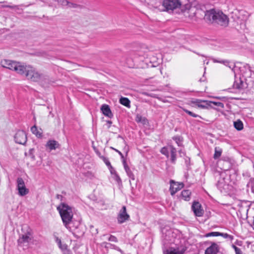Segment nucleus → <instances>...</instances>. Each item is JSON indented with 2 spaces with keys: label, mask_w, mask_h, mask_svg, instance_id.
<instances>
[{
  "label": "nucleus",
  "mask_w": 254,
  "mask_h": 254,
  "mask_svg": "<svg viewBox=\"0 0 254 254\" xmlns=\"http://www.w3.org/2000/svg\"><path fill=\"white\" fill-rule=\"evenodd\" d=\"M23 72L20 75L25 76L28 80L33 82H39L43 86H47L51 83L49 77L30 65H23Z\"/></svg>",
  "instance_id": "nucleus-1"
},
{
  "label": "nucleus",
  "mask_w": 254,
  "mask_h": 254,
  "mask_svg": "<svg viewBox=\"0 0 254 254\" xmlns=\"http://www.w3.org/2000/svg\"><path fill=\"white\" fill-rule=\"evenodd\" d=\"M204 19L205 21L215 23L221 26H227L229 24V18L220 10L211 9L206 11Z\"/></svg>",
  "instance_id": "nucleus-2"
},
{
  "label": "nucleus",
  "mask_w": 254,
  "mask_h": 254,
  "mask_svg": "<svg viewBox=\"0 0 254 254\" xmlns=\"http://www.w3.org/2000/svg\"><path fill=\"white\" fill-rule=\"evenodd\" d=\"M57 209L59 212L64 226L68 229H70L69 225L73 215L72 207L64 202H62Z\"/></svg>",
  "instance_id": "nucleus-3"
},
{
  "label": "nucleus",
  "mask_w": 254,
  "mask_h": 254,
  "mask_svg": "<svg viewBox=\"0 0 254 254\" xmlns=\"http://www.w3.org/2000/svg\"><path fill=\"white\" fill-rule=\"evenodd\" d=\"M1 65L4 68L15 71L17 73L20 74L23 72V65L20 63L7 60H3L0 62Z\"/></svg>",
  "instance_id": "nucleus-4"
},
{
  "label": "nucleus",
  "mask_w": 254,
  "mask_h": 254,
  "mask_svg": "<svg viewBox=\"0 0 254 254\" xmlns=\"http://www.w3.org/2000/svg\"><path fill=\"white\" fill-rule=\"evenodd\" d=\"M22 231L24 234H22L17 240L18 245L28 243L32 239V230L29 227L26 226L22 228Z\"/></svg>",
  "instance_id": "nucleus-5"
},
{
  "label": "nucleus",
  "mask_w": 254,
  "mask_h": 254,
  "mask_svg": "<svg viewBox=\"0 0 254 254\" xmlns=\"http://www.w3.org/2000/svg\"><path fill=\"white\" fill-rule=\"evenodd\" d=\"M16 184V189L19 196H24L29 193V190L26 188L25 182L22 178L19 177L17 179Z\"/></svg>",
  "instance_id": "nucleus-6"
},
{
  "label": "nucleus",
  "mask_w": 254,
  "mask_h": 254,
  "mask_svg": "<svg viewBox=\"0 0 254 254\" xmlns=\"http://www.w3.org/2000/svg\"><path fill=\"white\" fill-rule=\"evenodd\" d=\"M182 0H164L163 5L167 10H173L182 5Z\"/></svg>",
  "instance_id": "nucleus-7"
},
{
  "label": "nucleus",
  "mask_w": 254,
  "mask_h": 254,
  "mask_svg": "<svg viewBox=\"0 0 254 254\" xmlns=\"http://www.w3.org/2000/svg\"><path fill=\"white\" fill-rule=\"evenodd\" d=\"M130 216L127 212V208L125 206H123L120 210L118 216L117 220L119 224H122L129 219Z\"/></svg>",
  "instance_id": "nucleus-8"
},
{
  "label": "nucleus",
  "mask_w": 254,
  "mask_h": 254,
  "mask_svg": "<svg viewBox=\"0 0 254 254\" xmlns=\"http://www.w3.org/2000/svg\"><path fill=\"white\" fill-rule=\"evenodd\" d=\"M14 139L17 143L24 144L27 141V135L23 130H18L14 136Z\"/></svg>",
  "instance_id": "nucleus-9"
},
{
  "label": "nucleus",
  "mask_w": 254,
  "mask_h": 254,
  "mask_svg": "<svg viewBox=\"0 0 254 254\" xmlns=\"http://www.w3.org/2000/svg\"><path fill=\"white\" fill-rule=\"evenodd\" d=\"M191 209L196 216L201 217L203 216L204 211L202 208L201 205L198 201H193L191 206Z\"/></svg>",
  "instance_id": "nucleus-10"
},
{
  "label": "nucleus",
  "mask_w": 254,
  "mask_h": 254,
  "mask_svg": "<svg viewBox=\"0 0 254 254\" xmlns=\"http://www.w3.org/2000/svg\"><path fill=\"white\" fill-rule=\"evenodd\" d=\"M191 103L192 104H195L198 107L202 109H209L213 108L212 106H211V102L210 101L194 99L191 101Z\"/></svg>",
  "instance_id": "nucleus-11"
},
{
  "label": "nucleus",
  "mask_w": 254,
  "mask_h": 254,
  "mask_svg": "<svg viewBox=\"0 0 254 254\" xmlns=\"http://www.w3.org/2000/svg\"><path fill=\"white\" fill-rule=\"evenodd\" d=\"M170 185V192L172 195H174L178 191L181 190L183 187V183H175L174 181L171 180Z\"/></svg>",
  "instance_id": "nucleus-12"
},
{
  "label": "nucleus",
  "mask_w": 254,
  "mask_h": 254,
  "mask_svg": "<svg viewBox=\"0 0 254 254\" xmlns=\"http://www.w3.org/2000/svg\"><path fill=\"white\" fill-rule=\"evenodd\" d=\"M241 72L243 76L245 78H251L254 73L252 72V70L249 64H246L244 65L243 67L241 69Z\"/></svg>",
  "instance_id": "nucleus-13"
},
{
  "label": "nucleus",
  "mask_w": 254,
  "mask_h": 254,
  "mask_svg": "<svg viewBox=\"0 0 254 254\" xmlns=\"http://www.w3.org/2000/svg\"><path fill=\"white\" fill-rule=\"evenodd\" d=\"M209 243L211 245L205 250V254H217L219 250V246L214 242Z\"/></svg>",
  "instance_id": "nucleus-14"
},
{
  "label": "nucleus",
  "mask_w": 254,
  "mask_h": 254,
  "mask_svg": "<svg viewBox=\"0 0 254 254\" xmlns=\"http://www.w3.org/2000/svg\"><path fill=\"white\" fill-rule=\"evenodd\" d=\"M184 253L183 251L180 250L179 248L173 247H169L168 249L163 250V254H184Z\"/></svg>",
  "instance_id": "nucleus-15"
},
{
  "label": "nucleus",
  "mask_w": 254,
  "mask_h": 254,
  "mask_svg": "<svg viewBox=\"0 0 254 254\" xmlns=\"http://www.w3.org/2000/svg\"><path fill=\"white\" fill-rule=\"evenodd\" d=\"M60 146V145L58 141L52 139L48 140L46 144V147L48 148L50 151L59 148Z\"/></svg>",
  "instance_id": "nucleus-16"
},
{
  "label": "nucleus",
  "mask_w": 254,
  "mask_h": 254,
  "mask_svg": "<svg viewBox=\"0 0 254 254\" xmlns=\"http://www.w3.org/2000/svg\"><path fill=\"white\" fill-rule=\"evenodd\" d=\"M101 110L104 115L107 116L110 118H112L113 117L110 107L108 105L103 104L101 107Z\"/></svg>",
  "instance_id": "nucleus-17"
},
{
  "label": "nucleus",
  "mask_w": 254,
  "mask_h": 254,
  "mask_svg": "<svg viewBox=\"0 0 254 254\" xmlns=\"http://www.w3.org/2000/svg\"><path fill=\"white\" fill-rule=\"evenodd\" d=\"M123 164L124 165V169L128 177L131 179L134 180L135 179L134 175H133V173L132 172L129 167L127 165L125 159H123Z\"/></svg>",
  "instance_id": "nucleus-18"
},
{
  "label": "nucleus",
  "mask_w": 254,
  "mask_h": 254,
  "mask_svg": "<svg viewBox=\"0 0 254 254\" xmlns=\"http://www.w3.org/2000/svg\"><path fill=\"white\" fill-rule=\"evenodd\" d=\"M169 150L171 153L170 160L172 163L175 164L176 160V149L172 145L169 146Z\"/></svg>",
  "instance_id": "nucleus-19"
},
{
  "label": "nucleus",
  "mask_w": 254,
  "mask_h": 254,
  "mask_svg": "<svg viewBox=\"0 0 254 254\" xmlns=\"http://www.w3.org/2000/svg\"><path fill=\"white\" fill-rule=\"evenodd\" d=\"M102 246H104L105 248H110L111 249H115V250L120 252L122 254H123V251L119 247H118V246H117L115 245H113L110 243H107V242H104L102 243Z\"/></svg>",
  "instance_id": "nucleus-20"
},
{
  "label": "nucleus",
  "mask_w": 254,
  "mask_h": 254,
  "mask_svg": "<svg viewBox=\"0 0 254 254\" xmlns=\"http://www.w3.org/2000/svg\"><path fill=\"white\" fill-rule=\"evenodd\" d=\"M191 191L190 190H184L182 191L181 195L186 201H189L190 198Z\"/></svg>",
  "instance_id": "nucleus-21"
},
{
  "label": "nucleus",
  "mask_w": 254,
  "mask_h": 254,
  "mask_svg": "<svg viewBox=\"0 0 254 254\" xmlns=\"http://www.w3.org/2000/svg\"><path fill=\"white\" fill-rule=\"evenodd\" d=\"M119 102L120 104H121L122 105H123L127 107H128V108L130 107V100L127 97H122L120 99Z\"/></svg>",
  "instance_id": "nucleus-22"
},
{
  "label": "nucleus",
  "mask_w": 254,
  "mask_h": 254,
  "mask_svg": "<svg viewBox=\"0 0 254 254\" xmlns=\"http://www.w3.org/2000/svg\"><path fill=\"white\" fill-rule=\"evenodd\" d=\"M55 241L57 243L59 248L62 251L66 250L67 248V246L66 244H62L61 240L58 237H55Z\"/></svg>",
  "instance_id": "nucleus-23"
},
{
  "label": "nucleus",
  "mask_w": 254,
  "mask_h": 254,
  "mask_svg": "<svg viewBox=\"0 0 254 254\" xmlns=\"http://www.w3.org/2000/svg\"><path fill=\"white\" fill-rule=\"evenodd\" d=\"M234 127L237 130H241L243 129L244 125L243 122L240 120H238L234 122Z\"/></svg>",
  "instance_id": "nucleus-24"
},
{
  "label": "nucleus",
  "mask_w": 254,
  "mask_h": 254,
  "mask_svg": "<svg viewBox=\"0 0 254 254\" xmlns=\"http://www.w3.org/2000/svg\"><path fill=\"white\" fill-rule=\"evenodd\" d=\"M243 84L244 83L243 81L241 80V78H239L238 80H236L234 82L233 87L234 88L237 89H241L244 87Z\"/></svg>",
  "instance_id": "nucleus-25"
},
{
  "label": "nucleus",
  "mask_w": 254,
  "mask_h": 254,
  "mask_svg": "<svg viewBox=\"0 0 254 254\" xmlns=\"http://www.w3.org/2000/svg\"><path fill=\"white\" fill-rule=\"evenodd\" d=\"M102 237L110 242L115 243H117L118 242L117 238L112 235L105 234L102 236Z\"/></svg>",
  "instance_id": "nucleus-26"
},
{
  "label": "nucleus",
  "mask_w": 254,
  "mask_h": 254,
  "mask_svg": "<svg viewBox=\"0 0 254 254\" xmlns=\"http://www.w3.org/2000/svg\"><path fill=\"white\" fill-rule=\"evenodd\" d=\"M31 131L38 138L42 136V133L38 130L37 127L36 125H34L31 127Z\"/></svg>",
  "instance_id": "nucleus-27"
},
{
  "label": "nucleus",
  "mask_w": 254,
  "mask_h": 254,
  "mask_svg": "<svg viewBox=\"0 0 254 254\" xmlns=\"http://www.w3.org/2000/svg\"><path fill=\"white\" fill-rule=\"evenodd\" d=\"M222 149L219 147H215V152L213 155V158L214 159H217L219 158L222 154Z\"/></svg>",
  "instance_id": "nucleus-28"
},
{
  "label": "nucleus",
  "mask_w": 254,
  "mask_h": 254,
  "mask_svg": "<svg viewBox=\"0 0 254 254\" xmlns=\"http://www.w3.org/2000/svg\"><path fill=\"white\" fill-rule=\"evenodd\" d=\"M174 140L175 141L176 143L178 146H181L182 145L183 137L180 136H176L173 137Z\"/></svg>",
  "instance_id": "nucleus-29"
},
{
  "label": "nucleus",
  "mask_w": 254,
  "mask_h": 254,
  "mask_svg": "<svg viewBox=\"0 0 254 254\" xmlns=\"http://www.w3.org/2000/svg\"><path fill=\"white\" fill-rule=\"evenodd\" d=\"M183 111L186 112L187 114L189 115L190 116L194 117V118H197L198 117L200 119H202V117L198 115L195 114L193 113V112L186 109H183Z\"/></svg>",
  "instance_id": "nucleus-30"
},
{
  "label": "nucleus",
  "mask_w": 254,
  "mask_h": 254,
  "mask_svg": "<svg viewBox=\"0 0 254 254\" xmlns=\"http://www.w3.org/2000/svg\"><path fill=\"white\" fill-rule=\"evenodd\" d=\"M170 151L169 148L166 147H163L160 150L161 153L165 155L167 157H169V152Z\"/></svg>",
  "instance_id": "nucleus-31"
},
{
  "label": "nucleus",
  "mask_w": 254,
  "mask_h": 254,
  "mask_svg": "<svg viewBox=\"0 0 254 254\" xmlns=\"http://www.w3.org/2000/svg\"><path fill=\"white\" fill-rule=\"evenodd\" d=\"M223 237L225 239H229L231 241H232L234 239V236L232 235H229L227 233H223L220 232V236Z\"/></svg>",
  "instance_id": "nucleus-32"
},
{
  "label": "nucleus",
  "mask_w": 254,
  "mask_h": 254,
  "mask_svg": "<svg viewBox=\"0 0 254 254\" xmlns=\"http://www.w3.org/2000/svg\"><path fill=\"white\" fill-rule=\"evenodd\" d=\"M220 236V232H212L205 234V237H217Z\"/></svg>",
  "instance_id": "nucleus-33"
},
{
  "label": "nucleus",
  "mask_w": 254,
  "mask_h": 254,
  "mask_svg": "<svg viewBox=\"0 0 254 254\" xmlns=\"http://www.w3.org/2000/svg\"><path fill=\"white\" fill-rule=\"evenodd\" d=\"M210 102H211V106H212V105H213L214 106H217L221 108H224V107L223 103H222L221 102H215V101H210Z\"/></svg>",
  "instance_id": "nucleus-34"
},
{
  "label": "nucleus",
  "mask_w": 254,
  "mask_h": 254,
  "mask_svg": "<svg viewBox=\"0 0 254 254\" xmlns=\"http://www.w3.org/2000/svg\"><path fill=\"white\" fill-rule=\"evenodd\" d=\"M54 1L57 2L59 4L63 5L66 6L68 3V1L67 0H53Z\"/></svg>",
  "instance_id": "nucleus-35"
},
{
  "label": "nucleus",
  "mask_w": 254,
  "mask_h": 254,
  "mask_svg": "<svg viewBox=\"0 0 254 254\" xmlns=\"http://www.w3.org/2000/svg\"><path fill=\"white\" fill-rule=\"evenodd\" d=\"M225 185L223 180L218 181L217 186L219 189L221 190L222 188H224Z\"/></svg>",
  "instance_id": "nucleus-36"
},
{
  "label": "nucleus",
  "mask_w": 254,
  "mask_h": 254,
  "mask_svg": "<svg viewBox=\"0 0 254 254\" xmlns=\"http://www.w3.org/2000/svg\"><path fill=\"white\" fill-rule=\"evenodd\" d=\"M101 159L104 161L106 165L108 166H111V163L109 161L108 159L106 157H101Z\"/></svg>",
  "instance_id": "nucleus-37"
},
{
  "label": "nucleus",
  "mask_w": 254,
  "mask_h": 254,
  "mask_svg": "<svg viewBox=\"0 0 254 254\" xmlns=\"http://www.w3.org/2000/svg\"><path fill=\"white\" fill-rule=\"evenodd\" d=\"M185 163H186V166L187 167V169H189V167H190V158L189 157H186L185 158Z\"/></svg>",
  "instance_id": "nucleus-38"
},
{
  "label": "nucleus",
  "mask_w": 254,
  "mask_h": 254,
  "mask_svg": "<svg viewBox=\"0 0 254 254\" xmlns=\"http://www.w3.org/2000/svg\"><path fill=\"white\" fill-rule=\"evenodd\" d=\"M114 179L118 183H120L122 182V180H121L120 177H119V176L118 175V174L117 173L115 174V175H114Z\"/></svg>",
  "instance_id": "nucleus-39"
},
{
  "label": "nucleus",
  "mask_w": 254,
  "mask_h": 254,
  "mask_svg": "<svg viewBox=\"0 0 254 254\" xmlns=\"http://www.w3.org/2000/svg\"><path fill=\"white\" fill-rule=\"evenodd\" d=\"M111 148L114 150H115L116 152V153H118L120 155L121 158L123 160L124 158V155L123 154V153L120 151L119 150L113 148V147H111Z\"/></svg>",
  "instance_id": "nucleus-40"
},
{
  "label": "nucleus",
  "mask_w": 254,
  "mask_h": 254,
  "mask_svg": "<svg viewBox=\"0 0 254 254\" xmlns=\"http://www.w3.org/2000/svg\"><path fill=\"white\" fill-rule=\"evenodd\" d=\"M110 170V173L112 175H114L116 174H117V172L115 170V169L112 166V165H111V166H108V167Z\"/></svg>",
  "instance_id": "nucleus-41"
},
{
  "label": "nucleus",
  "mask_w": 254,
  "mask_h": 254,
  "mask_svg": "<svg viewBox=\"0 0 254 254\" xmlns=\"http://www.w3.org/2000/svg\"><path fill=\"white\" fill-rule=\"evenodd\" d=\"M66 6H68L69 7L75 8L77 7L78 5L76 3L68 1V3H67Z\"/></svg>",
  "instance_id": "nucleus-42"
},
{
  "label": "nucleus",
  "mask_w": 254,
  "mask_h": 254,
  "mask_svg": "<svg viewBox=\"0 0 254 254\" xmlns=\"http://www.w3.org/2000/svg\"><path fill=\"white\" fill-rule=\"evenodd\" d=\"M34 151V149L33 148H31L29 150V154L31 158L34 160L35 159V156L33 154V152Z\"/></svg>",
  "instance_id": "nucleus-43"
},
{
  "label": "nucleus",
  "mask_w": 254,
  "mask_h": 254,
  "mask_svg": "<svg viewBox=\"0 0 254 254\" xmlns=\"http://www.w3.org/2000/svg\"><path fill=\"white\" fill-rule=\"evenodd\" d=\"M142 120L143 121H144L146 120V119L144 118L143 119L141 116H137L136 121L137 122H142Z\"/></svg>",
  "instance_id": "nucleus-44"
},
{
  "label": "nucleus",
  "mask_w": 254,
  "mask_h": 254,
  "mask_svg": "<svg viewBox=\"0 0 254 254\" xmlns=\"http://www.w3.org/2000/svg\"><path fill=\"white\" fill-rule=\"evenodd\" d=\"M63 252V254H73L72 252L67 249L66 250H64Z\"/></svg>",
  "instance_id": "nucleus-45"
},
{
  "label": "nucleus",
  "mask_w": 254,
  "mask_h": 254,
  "mask_svg": "<svg viewBox=\"0 0 254 254\" xmlns=\"http://www.w3.org/2000/svg\"><path fill=\"white\" fill-rule=\"evenodd\" d=\"M214 62L215 63H223V64H226H226H229L228 62H227V61H217V60H215L214 61Z\"/></svg>",
  "instance_id": "nucleus-46"
},
{
  "label": "nucleus",
  "mask_w": 254,
  "mask_h": 254,
  "mask_svg": "<svg viewBox=\"0 0 254 254\" xmlns=\"http://www.w3.org/2000/svg\"><path fill=\"white\" fill-rule=\"evenodd\" d=\"M63 196L61 194H57L56 198L58 199H60L61 201H63Z\"/></svg>",
  "instance_id": "nucleus-47"
},
{
  "label": "nucleus",
  "mask_w": 254,
  "mask_h": 254,
  "mask_svg": "<svg viewBox=\"0 0 254 254\" xmlns=\"http://www.w3.org/2000/svg\"><path fill=\"white\" fill-rule=\"evenodd\" d=\"M96 154L100 157V158H101V157H104V156L101 155V153L99 151H96Z\"/></svg>",
  "instance_id": "nucleus-48"
},
{
  "label": "nucleus",
  "mask_w": 254,
  "mask_h": 254,
  "mask_svg": "<svg viewBox=\"0 0 254 254\" xmlns=\"http://www.w3.org/2000/svg\"><path fill=\"white\" fill-rule=\"evenodd\" d=\"M124 150L126 151V154L127 155L128 151V147L125 146L124 148Z\"/></svg>",
  "instance_id": "nucleus-49"
},
{
  "label": "nucleus",
  "mask_w": 254,
  "mask_h": 254,
  "mask_svg": "<svg viewBox=\"0 0 254 254\" xmlns=\"http://www.w3.org/2000/svg\"><path fill=\"white\" fill-rule=\"evenodd\" d=\"M232 247L234 249V250L235 251L236 249L238 248V247H237L235 245H234V244H232Z\"/></svg>",
  "instance_id": "nucleus-50"
},
{
  "label": "nucleus",
  "mask_w": 254,
  "mask_h": 254,
  "mask_svg": "<svg viewBox=\"0 0 254 254\" xmlns=\"http://www.w3.org/2000/svg\"><path fill=\"white\" fill-rule=\"evenodd\" d=\"M215 98L217 99H224L225 97H216Z\"/></svg>",
  "instance_id": "nucleus-51"
},
{
  "label": "nucleus",
  "mask_w": 254,
  "mask_h": 254,
  "mask_svg": "<svg viewBox=\"0 0 254 254\" xmlns=\"http://www.w3.org/2000/svg\"><path fill=\"white\" fill-rule=\"evenodd\" d=\"M107 124L109 125V126H110L112 124V122L111 121H108L107 122Z\"/></svg>",
  "instance_id": "nucleus-52"
},
{
  "label": "nucleus",
  "mask_w": 254,
  "mask_h": 254,
  "mask_svg": "<svg viewBox=\"0 0 254 254\" xmlns=\"http://www.w3.org/2000/svg\"><path fill=\"white\" fill-rule=\"evenodd\" d=\"M193 53H195V54H196L197 55H199V56H202V57H204V55H200V54H199V53H196V52H194V51H193Z\"/></svg>",
  "instance_id": "nucleus-53"
},
{
  "label": "nucleus",
  "mask_w": 254,
  "mask_h": 254,
  "mask_svg": "<svg viewBox=\"0 0 254 254\" xmlns=\"http://www.w3.org/2000/svg\"><path fill=\"white\" fill-rule=\"evenodd\" d=\"M205 79L200 78V79H199V81H200V82H201V81H205Z\"/></svg>",
  "instance_id": "nucleus-54"
},
{
  "label": "nucleus",
  "mask_w": 254,
  "mask_h": 254,
  "mask_svg": "<svg viewBox=\"0 0 254 254\" xmlns=\"http://www.w3.org/2000/svg\"><path fill=\"white\" fill-rule=\"evenodd\" d=\"M252 227H253V229H254V220H253V223Z\"/></svg>",
  "instance_id": "nucleus-55"
},
{
  "label": "nucleus",
  "mask_w": 254,
  "mask_h": 254,
  "mask_svg": "<svg viewBox=\"0 0 254 254\" xmlns=\"http://www.w3.org/2000/svg\"><path fill=\"white\" fill-rule=\"evenodd\" d=\"M179 153H180V154L181 156H182V155H181V154H182V153H183V154H184V153L182 151V150H180V151H179Z\"/></svg>",
  "instance_id": "nucleus-56"
},
{
  "label": "nucleus",
  "mask_w": 254,
  "mask_h": 254,
  "mask_svg": "<svg viewBox=\"0 0 254 254\" xmlns=\"http://www.w3.org/2000/svg\"><path fill=\"white\" fill-rule=\"evenodd\" d=\"M144 94L148 95V94H147L146 93H144Z\"/></svg>",
  "instance_id": "nucleus-57"
},
{
  "label": "nucleus",
  "mask_w": 254,
  "mask_h": 254,
  "mask_svg": "<svg viewBox=\"0 0 254 254\" xmlns=\"http://www.w3.org/2000/svg\"><path fill=\"white\" fill-rule=\"evenodd\" d=\"M254 168V165H253Z\"/></svg>",
  "instance_id": "nucleus-58"
}]
</instances>
